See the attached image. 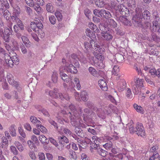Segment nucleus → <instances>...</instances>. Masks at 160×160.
Instances as JSON below:
<instances>
[{
	"label": "nucleus",
	"mask_w": 160,
	"mask_h": 160,
	"mask_svg": "<svg viewBox=\"0 0 160 160\" xmlns=\"http://www.w3.org/2000/svg\"><path fill=\"white\" fill-rule=\"evenodd\" d=\"M84 112L85 113L83 114L82 115L81 109L79 108V112H78L76 115L78 117H76L75 118H72V116L70 117L71 115V112L68 113L71 118V123L72 126L75 127V131L76 133L78 136L82 138L84 137V133L83 131L79 128V127H82V124L83 122L79 120L80 118L82 119V118L84 121L91 122L92 123H95L96 119L95 113L92 112L90 111L88 109H85Z\"/></svg>",
	"instance_id": "1"
},
{
	"label": "nucleus",
	"mask_w": 160,
	"mask_h": 160,
	"mask_svg": "<svg viewBox=\"0 0 160 160\" xmlns=\"http://www.w3.org/2000/svg\"><path fill=\"white\" fill-rule=\"evenodd\" d=\"M63 65H61L59 68V72L60 76L62 80L65 82L68 83L70 81L69 83V87L71 86V79L69 78L66 74L64 73L62 71L64 70L68 72H70L73 74H76L77 73L78 70L76 67H74L72 64V62L66 60L63 58L62 60Z\"/></svg>",
	"instance_id": "2"
},
{
	"label": "nucleus",
	"mask_w": 160,
	"mask_h": 160,
	"mask_svg": "<svg viewBox=\"0 0 160 160\" xmlns=\"http://www.w3.org/2000/svg\"><path fill=\"white\" fill-rule=\"evenodd\" d=\"M62 107L64 108L63 110H62L61 113L58 115L57 119L58 122L61 124L63 123V121L66 122H69V120L67 118L68 116L71 119L68 113L71 112L72 117H78L76 116L78 113V111L77 110L75 106L72 104L68 103L67 105L64 104L62 105Z\"/></svg>",
	"instance_id": "3"
},
{
	"label": "nucleus",
	"mask_w": 160,
	"mask_h": 160,
	"mask_svg": "<svg viewBox=\"0 0 160 160\" xmlns=\"http://www.w3.org/2000/svg\"><path fill=\"white\" fill-rule=\"evenodd\" d=\"M96 40L94 39L93 40H90L89 42H85L84 43V48L87 51V52H90L94 51L95 53H102L104 51V49L101 47L96 42Z\"/></svg>",
	"instance_id": "4"
},
{
	"label": "nucleus",
	"mask_w": 160,
	"mask_h": 160,
	"mask_svg": "<svg viewBox=\"0 0 160 160\" xmlns=\"http://www.w3.org/2000/svg\"><path fill=\"white\" fill-rule=\"evenodd\" d=\"M116 108L112 104H110L108 107H106L103 110H102L101 108H98L97 107H95L93 108V110L96 112L98 117L102 119H104L106 115L110 114L112 112H114V110Z\"/></svg>",
	"instance_id": "5"
},
{
	"label": "nucleus",
	"mask_w": 160,
	"mask_h": 160,
	"mask_svg": "<svg viewBox=\"0 0 160 160\" xmlns=\"http://www.w3.org/2000/svg\"><path fill=\"white\" fill-rule=\"evenodd\" d=\"M66 60L71 61V64L73 63L77 67H79V66L78 60L83 64H85L87 62L86 58L84 57L82 52L79 51L78 52L77 54H72L71 58H68Z\"/></svg>",
	"instance_id": "6"
},
{
	"label": "nucleus",
	"mask_w": 160,
	"mask_h": 160,
	"mask_svg": "<svg viewBox=\"0 0 160 160\" xmlns=\"http://www.w3.org/2000/svg\"><path fill=\"white\" fill-rule=\"evenodd\" d=\"M56 89H54V91L50 90L48 89H46L45 91V93L51 97L55 98H59L62 100L65 99L69 100L70 99V97L67 94H63L59 93L58 94L56 92Z\"/></svg>",
	"instance_id": "7"
},
{
	"label": "nucleus",
	"mask_w": 160,
	"mask_h": 160,
	"mask_svg": "<svg viewBox=\"0 0 160 160\" xmlns=\"http://www.w3.org/2000/svg\"><path fill=\"white\" fill-rule=\"evenodd\" d=\"M12 55L9 56L8 54H5V62L8 66L12 67L14 64L18 65L19 63V59L16 53L12 52Z\"/></svg>",
	"instance_id": "8"
},
{
	"label": "nucleus",
	"mask_w": 160,
	"mask_h": 160,
	"mask_svg": "<svg viewBox=\"0 0 160 160\" xmlns=\"http://www.w3.org/2000/svg\"><path fill=\"white\" fill-rule=\"evenodd\" d=\"M143 81L142 79L136 78V79H134V82H132V89L135 94H138L140 92L141 88L143 86Z\"/></svg>",
	"instance_id": "9"
},
{
	"label": "nucleus",
	"mask_w": 160,
	"mask_h": 160,
	"mask_svg": "<svg viewBox=\"0 0 160 160\" xmlns=\"http://www.w3.org/2000/svg\"><path fill=\"white\" fill-rule=\"evenodd\" d=\"M153 15L155 16V20L152 22L153 31L154 32H160V28L158 22L160 20L159 15L157 12H154Z\"/></svg>",
	"instance_id": "10"
},
{
	"label": "nucleus",
	"mask_w": 160,
	"mask_h": 160,
	"mask_svg": "<svg viewBox=\"0 0 160 160\" xmlns=\"http://www.w3.org/2000/svg\"><path fill=\"white\" fill-rule=\"evenodd\" d=\"M99 53H95V52H94V55L96 57L98 60H99L98 61L96 64V66L99 69H102L105 67V65L104 64V62L102 60L103 59V57L100 54H99Z\"/></svg>",
	"instance_id": "11"
},
{
	"label": "nucleus",
	"mask_w": 160,
	"mask_h": 160,
	"mask_svg": "<svg viewBox=\"0 0 160 160\" xmlns=\"http://www.w3.org/2000/svg\"><path fill=\"white\" fill-rule=\"evenodd\" d=\"M13 8V16L11 17L12 21H18L19 19L18 18L21 11L19 7L16 5L12 7Z\"/></svg>",
	"instance_id": "12"
},
{
	"label": "nucleus",
	"mask_w": 160,
	"mask_h": 160,
	"mask_svg": "<svg viewBox=\"0 0 160 160\" xmlns=\"http://www.w3.org/2000/svg\"><path fill=\"white\" fill-rule=\"evenodd\" d=\"M138 136L144 137L145 135L144 128L142 123L137 122L136 124L135 132Z\"/></svg>",
	"instance_id": "13"
},
{
	"label": "nucleus",
	"mask_w": 160,
	"mask_h": 160,
	"mask_svg": "<svg viewBox=\"0 0 160 160\" xmlns=\"http://www.w3.org/2000/svg\"><path fill=\"white\" fill-rule=\"evenodd\" d=\"M31 28L34 31L36 32L39 29H41L42 28L43 25L40 21L38 19L36 22H32L31 24Z\"/></svg>",
	"instance_id": "14"
},
{
	"label": "nucleus",
	"mask_w": 160,
	"mask_h": 160,
	"mask_svg": "<svg viewBox=\"0 0 160 160\" xmlns=\"http://www.w3.org/2000/svg\"><path fill=\"white\" fill-rule=\"evenodd\" d=\"M6 78L8 82L10 84L18 88L19 86V83L18 82L14 80V77L12 74L8 73L7 75Z\"/></svg>",
	"instance_id": "15"
},
{
	"label": "nucleus",
	"mask_w": 160,
	"mask_h": 160,
	"mask_svg": "<svg viewBox=\"0 0 160 160\" xmlns=\"http://www.w3.org/2000/svg\"><path fill=\"white\" fill-rule=\"evenodd\" d=\"M4 96L6 98L8 99H10L11 98L17 99L18 98V93L15 91L10 92H6L4 94Z\"/></svg>",
	"instance_id": "16"
},
{
	"label": "nucleus",
	"mask_w": 160,
	"mask_h": 160,
	"mask_svg": "<svg viewBox=\"0 0 160 160\" xmlns=\"http://www.w3.org/2000/svg\"><path fill=\"white\" fill-rule=\"evenodd\" d=\"M100 15L99 17H102L105 18H109L111 17L112 15L108 11L104 9H102L99 12Z\"/></svg>",
	"instance_id": "17"
},
{
	"label": "nucleus",
	"mask_w": 160,
	"mask_h": 160,
	"mask_svg": "<svg viewBox=\"0 0 160 160\" xmlns=\"http://www.w3.org/2000/svg\"><path fill=\"white\" fill-rule=\"evenodd\" d=\"M98 84L101 88L104 91H107L108 90V86L107 83L105 79H100L98 81Z\"/></svg>",
	"instance_id": "18"
},
{
	"label": "nucleus",
	"mask_w": 160,
	"mask_h": 160,
	"mask_svg": "<svg viewBox=\"0 0 160 160\" xmlns=\"http://www.w3.org/2000/svg\"><path fill=\"white\" fill-rule=\"evenodd\" d=\"M48 122L54 127V128L56 129L60 134H61L62 132V131H63V129L65 128L62 127H61L58 128L57 123L51 119H49L48 120Z\"/></svg>",
	"instance_id": "19"
},
{
	"label": "nucleus",
	"mask_w": 160,
	"mask_h": 160,
	"mask_svg": "<svg viewBox=\"0 0 160 160\" xmlns=\"http://www.w3.org/2000/svg\"><path fill=\"white\" fill-rule=\"evenodd\" d=\"M126 83L125 80L122 79L118 82L117 88L120 91H123L126 87Z\"/></svg>",
	"instance_id": "20"
},
{
	"label": "nucleus",
	"mask_w": 160,
	"mask_h": 160,
	"mask_svg": "<svg viewBox=\"0 0 160 160\" xmlns=\"http://www.w3.org/2000/svg\"><path fill=\"white\" fill-rule=\"evenodd\" d=\"M71 86L70 87L68 88V91L70 90L72 92H73L74 93V95L76 99L78 100H79L80 99V97L79 94L78 92H76V91L74 88L75 86L74 83L72 82H71Z\"/></svg>",
	"instance_id": "21"
},
{
	"label": "nucleus",
	"mask_w": 160,
	"mask_h": 160,
	"mask_svg": "<svg viewBox=\"0 0 160 160\" xmlns=\"http://www.w3.org/2000/svg\"><path fill=\"white\" fill-rule=\"evenodd\" d=\"M101 35L104 40L107 41L111 40L113 38L112 35L108 31L106 32H102Z\"/></svg>",
	"instance_id": "22"
},
{
	"label": "nucleus",
	"mask_w": 160,
	"mask_h": 160,
	"mask_svg": "<svg viewBox=\"0 0 160 160\" xmlns=\"http://www.w3.org/2000/svg\"><path fill=\"white\" fill-rule=\"evenodd\" d=\"M59 143L63 147L66 143H69V141L67 137L64 136H59L58 138Z\"/></svg>",
	"instance_id": "23"
},
{
	"label": "nucleus",
	"mask_w": 160,
	"mask_h": 160,
	"mask_svg": "<svg viewBox=\"0 0 160 160\" xmlns=\"http://www.w3.org/2000/svg\"><path fill=\"white\" fill-rule=\"evenodd\" d=\"M115 10L117 12H119L122 15H123L126 13L125 11H127V8L123 5L120 4L117 7V8Z\"/></svg>",
	"instance_id": "24"
},
{
	"label": "nucleus",
	"mask_w": 160,
	"mask_h": 160,
	"mask_svg": "<svg viewBox=\"0 0 160 160\" xmlns=\"http://www.w3.org/2000/svg\"><path fill=\"white\" fill-rule=\"evenodd\" d=\"M30 120L32 123L36 125L37 127H39L40 125H41V122L35 116H31L30 118Z\"/></svg>",
	"instance_id": "25"
},
{
	"label": "nucleus",
	"mask_w": 160,
	"mask_h": 160,
	"mask_svg": "<svg viewBox=\"0 0 160 160\" xmlns=\"http://www.w3.org/2000/svg\"><path fill=\"white\" fill-rule=\"evenodd\" d=\"M119 72V69L118 66L117 65H114L113 66V69L112 71V75H114L116 76H118L116 78V79L118 80L120 75H119L118 73Z\"/></svg>",
	"instance_id": "26"
},
{
	"label": "nucleus",
	"mask_w": 160,
	"mask_h": 160,
	"mask_svg": "<svg viewBox=\"0 0 160 160\" xmlns=\"http://www.w3.org/2000/svg\"><path fill=\"white\" fill-rule=\"evenodd\" d=\"M119 19L120 22H122L124 25L131 26L132 25L131 23L129 20H128L126 18L122 16H120Z\"/></svg>",
	"instance_id": "27"
},
{
	"label": "nucleus",
	"mask_w": 160,
	"mask_h": 160,
	"mask_svg": "<svg viewBox=\"0 0 160 160\" xmlns=\"http://www.w3.org/2000/svg\"><path fill=\"white\" fill-rule=\"evenodd\" d=\"M86 35L90 38L91 40H93L96 39V36L94 32L91 31L89 29H87L86 31Z\"/></svg>",
	"instance_id": "28"
},
{
	"label": "nucleus",
	"mask_w": 160,
	"mask_h": 160,
	"mask_svg": "<svg viewBox=\"0 0 160 160\" xmlns=\"http://www.w3.org/2000/svg\"><path fill=\"white\" fill-rule=\"evenodd\" d=\"M80 97L82 100L84 102L87 101L88 98V95L87 92L86 91H83L81 92Z\"/></svg>",
	"instance_id": "29"
},
{
	"label": "nucleus",
	"mask_w": 160,
	"mask_h": 160,
	"mask_svg": "<svg viewBox=\"0 0 160 160\" xmlns=\"http://www.w3.org/2000/svg\"><path fill=\"white\" fill-rule=\"evenodd\" d=\"M132 22L134 26L136 27L139 26L141 22V20L139 18H138L136 16H134L132 18Z\"/></svg>",
	"instance_id": "30"
},
{
	"label": "nucleus",
	"mask_w": 160,
	"mask_h": 160,
	"mask_svg": "<svg viewBox=\"0 0 160 160\" xmlns=\"http://www.w3.org/2000/svg\"><path fill=\"white\" fill-rule=\"evenodd\" d=\"M12 49L13 50H18L19 48V44L17 41L14 39H13L11 40Z\"/></svg>",
	"instance_id": "31"
},
{
	"label": "nucleus",
	"mask_w": 160,
	"mask_h": 160,
	"mask_svg": "<svg viewBox=\"0 0 160 160\" xmlns=\"http://www.w3.org/2000/svg\"><path fill=\"white\" fill-rule=\"evenodd\" d=\"M38 106L37 107H38ZM38 108L36 107L38 109V110L39 112H40L42 113L43 114L46 116L49 117L50 116L49 114L48 111L44 108H43L41 106H39Z\"/></svg>",
	"instance_id": "32"
},
{
	"label": "nucleus",
	"mask_w": 160,
	"mask_h": 160,
	"mask_svg": "<svg viewBox=\"0 0 160 160\" xmlns=\"http://www.w3.org/2000/svg\"><path fill=\"white\" fill-rule=\"evenodd\" d=\"M88 71L89 73L93 76L96 77L97 76V72L94 68L90 67L88 68Z\"/></svg>",
	"instance_id": "33"
},
{
	"label": "nucleus",
	"mask_w": 160,
	"mask_h": 160,
	"mask_svg": "<svg viewBox=\"0 0 160 160\" xmlns=\"http://www.w3.org/2000/svg\"><path fill=\"white\" fill-rule=\"evenodd\" d=\"M133 107L138 112L143 114L144 112L143 108L137 104L135 103L133 104Z\"/></svg>",
	"instance_id": "34"
},
{
	"label": "nucleus",
	"mask_w": 160,
	"mask_h": 160,
	"mask_svg": "<svg viewBox=\"0 0 160 160\" xmlns=\"http://www.w3.org/2000/svg\"><path fill=\"white\" fill-rule=\"evenodd\" d=\"M78 145L80 150H81L82 148H86L87 146V143L85 141L82 140L80 139L78 140Z\"/></svg>",
	"instance_id": "35"
},
{
	"label": "nucleus",
	"mask_w": 160,
	"mask_h": 160,
	"mask_svg": "<svg viewBox=\"0 0 160 160\" xmlns=\"http://www.w3.org/2000/svg\"><path fill=\"white\" fill-rule=\"evenodd\" d=\"M23 43L27 47H29L30 46V42L28 38L25 36L21 37Z\"/></svg>",
	"instance_id": "36"
},
{
	"label": "nucleus",
	"mask_w": 160,
	"mask_h": 160,
	"mask_svg": "<svg viewBox=\"0 0 160 160\" xmlns=\"http://www.w3.org/2000/svg\"><path fill=\"white\" fill-rule=\"evenodd\" d=\"M15 127V126L14 125H12L9 128L10 134L12 137L15 136L16 135Z\"/></svg>",
	"instance_id": "37"
},
{
	"label": "nucleus",
	"mask_w": 160,
	"mask_h": 160,
	"mask_svg": "<svg viewBox=\"0 0 160 160\" xmlns=\"http://www.w3.org/2000/svg\"><path fill=\"white\" fill-rule=\"evenodd\" d=\"M143 18L146 20H149L151 18V14L147 10L144 11L142 13Z\"/></svg>",
	"instance_id": "38"
},
{
	"label": "nucleus",
	"mask_w": 160,
	"mask_h": 160,
	"mask_svg": "<svg viewBox=\"0 0 160 160\" xmlns=\"http://www.w3.org/2000/svg\"><path fill=\"white\" fill-rule=\"evenodd\" d=\"M58 74L56 71H54L53 72V74L52 76V80L54 83H56L58 79Z\"/></svg>",
	"instance_id": "39"
},
{
	"label": "nucleus",
	"mask_w": 160,
	"mask_h": 160,
	"mask_svg": "<svg viewBox=\"0 0 160 160\" xmlns=\"http://www.w3.org/2000/svg\"><path fill=\"white\" fill-rule=\"evenodd\" d=\"M2 144L1 145L2 148H6L8 145V141L7 139L5 137H3L2 138Z\"/></svg>",
	"instance_id": "40"
},
{
	"label": "nucleus",
	"mask_w": 160,
	"mask_h": 160,
	"mask_svg": "<svg viewBox=\"0 0 160 160\" xmlns=\"http://www.w3.org/2000/svg\"><path fill=\"white\" fill-rule=\"evenodd\" d=\"M107 23L108 25H110L111 28H115L117 26L116 22L112 19H108Z\"/></svg>",
	"instance_id": "41"
},
{
	"label": "nucleus",
	"mask_w": 160,
	"mask_h": 160,
	"mask_svg": "<svg viewBox=\"0 0 160 160\" xmlns=\"http://www.w3.org/2000/svg\"><path fill=\"white\" fill-rule=\"evenodd\" d=\"M127 126L128 127L130 132L131 133H133L135 132V128H134V124L132 121L130 123L127 124Z\"/></svg>",
	"instance_id": "42"
},
{
	"label": "nucleus",
	"mask_w": 160,
	"mask_h": 160,
	"mask_svg": "<svg viewBox=\"0 0 160 160\" xmlns=\"http://www.w3.org/2000/svg\"><path fill=\"white\" fill-rule=\"evenodd\" d=\"M99 143H95L92 142L90 143V150L92 152L93 151V150H96L98 149V148L99 147Z\"/></svg>",
	"instance_id": "43"
},
{
	"label": "nucleus",
	"mask_w": 160,
	"mask_h": 160,
	"mask_svg": "<svg viewBox=\"0 0 160 160\" xmlns=\"http://www.w3.org/2000/svg\"><path fill=\"white\" fill-rule=\"evenodd\" d=\"M39 140L42 143H45L47 144L49 142V140L44 135H41L39 136Z\"/></svg>",
	"instance_id": "44"
},
{
	"label": "nucleus",
	"mask_w": 160,
	"mask_h": 160,
	"mask_svg": "<svg viewBox=\"0 0 160 160\" xmlns=\"http://www.w3.org/2000/svg\"><path fill=\"white\" fill-rule=\"evenodd\" d=\"M39 4L35 5L34 4L33 6L34 10L37 12L38 14H41L42 12V9L41 7Z\"/></svg>",
	"instance_id": "45"
},
{
	"label": "nucleus",
	"mask_w": 160,
	"mask_h": 160,
	"mask_svg": "<svg viewBox=\"0 0 160 160\" xmlns=\"http://www.w3.org/2000/svg\"><path fill=\"white\" fill-rule=\"evenodd\" d=\"M46 8L47 11L48 12H52L54 11L53 6L51 3H49L46 5Z\"/></svg>",
	"instance_id": "46"
},
{
	"label": "nucleus",
	"mask_w": 160,
	"mask_h": 160,
	"mask_svg": "<svg viewBox=\"0 0 160 160\" xmlns=\"http://www.w3.org/2000/svg\"><path fill=\"white\" fill-rule=\"evenodd\" d=\"M127 3L128 6L132 8H133L135 7L136 2L135 0H128Z\"/></svg>",
	"instance_id": "47"
},
{
	"label": "nucleus",
	"mask_w": 160,
	"mask_h": 160,
	"mask_svg": "<svg viewBox=\"0 0 160 160\" xmlns=\"http://www.w3.org/2000/svg\"><path fill=\"white\" fill-rule=\"evenodd\" d=\"M103 147L108 150H110L112 147V142L109 141L106 144L103 145Z\"/></svg>",
	"instance_id": "48"
},
{
	"label": "nucleus",
	"mask_w": 160,
	"mask_h": 160,
	"mask_svg": "<svg viewBox=\"0 0 160 160\" xmlns=\"http://www.w3.org/2000/svg\"><path fill=\"white\" fill-rule=\"evenodd\" d=\"M95 4L98 7L102 8L105 5V2L104 1L97 0L95 2Z\"/></svg>",
	"instance_id": "49"
},
{
	"label": "nucleus",
	"mask_w": 160,
	"mask_h": 160,
	"mask_svg": "<svg viewBox=\"0 0 160 160\" xmlns=\"http://www.w3.org/2000/svg\"><path fill=\"white\" fill-rule=\"evenodd\" d=\"M89 26L90 28L95 32H97L98 30V29L97 27L95 25L92 23H89Z\"/></svg>",
	"instance_id": "50"
},
{
	"label": "nucleus",
	"mask_w": 160,
	"mask_h": 160,
	"mask_svg": "<svg viewBox=\"0 0 160 160\" xmlns=\"http://www.w3.org/2000/svg\"><path fill=\"white\" fill-rule=\"evenodd\" d=\"M12 32V30L11 27H9V28L6 27L4 29V34L6 35H10Z\"/></svg>",
	"instance_id": "51"
},
{
	"label": "nucleus",
	"mask_w": 160,
	"mask_h": 160,
	"mask_svg": "<svg viewBox=\"0 0 160 160\" xmlns=\"http://www.w3.org/2000/svg\"><path fill=\"white\" fill-rule=\"evenodd\" d=\"M115 57L117 61L118 62H120L123 61L124 59L123 56L119 53L116 54Z\"/></svg>",
	"instance_id": "52"
},
{
	"label": "nucleus",
	"mask_w": 160,
	"mask_h": 160,
	"mask_svg": "<svg viewBox=\"0 0 160 160\" xmlns=\"http://www.w3.org/2000/svg\"><path fill=\"white\" fill-rule=\"evenodd\" d=\"M151 36L152 38H151L150 39L148 38V40L149 41H154L156 42H158L159 41V38L154 33H152L151 35Z\"/></svg>",
	"instance_id": "53"
},
{
	"label": "nucleus",
	"mask_w": 160,
	"mask_h": 160,
	"mask_svg": "<svg viewBox=\"0 0 160 160\" xmlns=\"http://www.w3.org/2000/svg\"><path fill=\"white\" fill-rule=\"evenodd\" d=\"M3 15L4 18H6L7 20L9 19L10 16V13L8 10H6L4 11L3 12Z\"/></svg>",
	"instance_id": "54"
},
{
	"label": "nucleus",
	"mask_w": 160,
	"mask_h": 160,
	"mask_svg": "<svg viewBox=\"0 0 160 160\" xmlns=\"http://www.w3.org/2000/svg\"><path fill=\"white\" fill-rule=\"evenodd\" d=\"M92 141L90 140L91 142L95 143H99L101 139L96 136H93L92 137Z\"/></svg>",
	"instance_id": "55"
},
{
	"label": "nucleus",
	"mask_w": 160,
	"mask_h": 160,
	"mask_svg": "<svg viewBox=\"0 0 160 160\" xmlns=\"http://www.w3.org/2000/svg\"><path fill=\"white\" fill-rule=\"evenodd\" d=\"M127 92L126 93V96L128 98H131L132 97V93L131 89L129 88H127Z\"/></svg>",
	"instance_id": "56"
},
{
	"label": "nucleus",
	"mask_w": 160,
	"mask_h": 160,
	"mask_svg": "<svg viewBox=\"0 0 160 160\" xmlns=\"http://www.w3.org/2000/svg\"><path fill=\"white\" fill-rule=\"evenodd\" d=\"M69 152L70 155V157L71 158L74 159H76L77 158V155L74 151L72 150L71 151H70Z\"/></svg>",
	"instance_id": "57"
},
{
	"label": "nucleus",
	"mask_w": 160,
	"mask_h": 160,
	"mask_svg": "<svg viewBox=\"0 0 160 160\" xmlns=\"http://www.w3.org/2000/svg\"><path fill=\"white\" fill-rule=\"evenodd\" d=\"M55 14L58 21H60L62 20V16L60 12L57 11L55 12Z\"/></svg>",
	"instance_id": "58"
},
{
	"label": "nucleus",
	"mask_w": 160,
	"mask_h": 160,
	"mask_svg": "<svg viewBox=\"0 0 160 160\" xmlns=\"http://www.w3.org/2000/svg\"><path fill=\"white\" fill-rule=\"evenodd\" d=\"M115 158L113 160H122L123 158V156L122 153H120L115 156Z\"/></svg>",
	"instance_id": "59"
},
{
	"label": "nucleus",
	"mask_w": 160,
	"mask_h": 160,
	"mask_svg": "<svg viewBox=\"0 0 160 160\" xmlns=\"http://www.w3.org/2000/svg\"><path fill=\"white\" fill-rule=\"evenodd\" d=\"M37 128L42 133H46L47 131V129L46 128L41 125V123L39 127Z\"/></svg>",
	"instance_id": "60"
},
{
	"label": "nucleus",
	"mask_w": 160,
	"mask_h": 160,
	"mask_svg": "<svg viewBox=\"0 0 160 160\" xmlns=\"http://www.w3.org/2000/svg\"><path fill=\"white\" fill-rule=\"evenodd\" d=\"M49 20L50 22L52 24H54L56 22V19L55 17L53 15L50 16Z\"/></svg>",
	"instance_id": "61"
},
{
	"label": "nucleus",
	"mask_w": 160,
	"mask_h": 160,
	"mask_svg": "<svg viewBox=\"0 0 160 160\" xmlns=\"http://www.w3.org/2000/svg\"><path fill=\"white\" fill-rule=\"evenodd\" d=\"M10 149L11 152L15 155H17L18 154V151L16 148L14 146H11L10 147Z\"/></svg>",
	"instance_id": "62"
},
{
	"label": "nucleus",
	"mask_w": 160,
	"mask_h": 160,
	"mask_svg": "<svg viewBox=\"0 0 160 160\" xmlns=\"http://www.w3.org/2000/svg\"><path fill=\"white\" fill-rule=\"evenodd\" d=\"M149 72L151 74L152 76H155L156 73H157L156 70L155 68H150L149 70Z\"/></svg>",
	"instance_id": "63"
},
{
	"label": "nucleus",
	"mask_w": 160,
	"mask_h": 160,
	"mask_svg": "<svg viewBox=\"0 0 160 160\" xmlns=\"http://www.w3.org/2000/svg\"><path fill=\"white\" fill-rule=\"evenodd\" d=\"M38 157L39 160H45V157L44 153H39Z\"/></svg>",
	"instance_id": "64"
}]
</instances>
